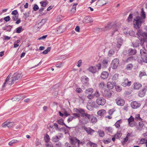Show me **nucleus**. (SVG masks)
<instances>
[{
    "mask_svg": "<svg viewBox=\"0 0 147 147\" xmlns=\"http://www.w3.org/2000/svg\"><path fill=\"white\" fill-rule=\"evenodd\" d=\"M131 82L128 81L127 79L123 80L121 83L122 85L124 87L129 86L130 85Z\"/></svg>",
    "mask_w": 147,
    "mask_h": 147,
    "instance_id": "nucleus-16",
    "label": "nucleus"
},
{
    "mask_svg": "<svg viewBox=\"0 0 147 147\" xmlns=\"http://www.w3.org/2000/svg\"><path fill=\"white\" fill-rule=\"evenodd\" d=\"M104 96L107 98H109L110 97V89H106L104 90Z\"/></svg>",
    "mask_w": 147,
    "mask_h": 147,
    "instance_id": "nucleus-14",
    "label": "nucleus"
},
{
    "mask_svg": "<svg viewBox=\"0 0 147 147\" xmlns=\"http://www.w3.org/2000/svg\"><path fill=\"white\" fill-rule=\"evenodd\" d=\"M44 139L46 142L47 143L49 142L50 140V138L49 136L47 134H46L45 136L44 137Z\"/></svg>",
    "mask_w": 147,
    "mask_h": 147,
    "instance_id": "nucleus-42",
    "label": "nucleus"
},
{
    "mask_svg": "<svg viewBox=\"0 0 147 147\" xmlns=\"http://www.w3.org/2000/svg\"><path fill=\"white\" fill-rule=\"evenodd\" d=\"M144 125L143 121H141L139 123V126L137 127V129L138 130H141Z\"/></svg>",
    "mask_w": 147,
    "mask_h": 147,
    "instance_id": "nucleus-22",
    "label": "nucleus"
},
{
    "mask_svg": "<svg viewBox=\"0 0 147 147\" xmlns=\"http://www.w3.org/2000/svg\"><path fill=\"white\" fill-rule=\"evenodd\" d=\"M22 29V27L21 26H19L16 29V32L17 33H20Z\"/></svg>",
    "mask_w": 147,
    "mask_h": 147,
    "instance_id": "nucleus-50",
    "label": "nucleus"
},
{
    "mask_svg": "<svg viewBox=\"0 0 147 147\" xmlns=\"http://www.w3.org/2000/svg\"><path fill=\"white\" fill-rule=\"evenodd\" d=\"M18 13V12L16 10H14L11 12V14L13 15H17Z\"/></svg>",
    "mask_w": 147,
    "mask_h": 147,
    "instance_id": "nucleus-61",
    "label": "nucleus"
},
{
    "mask_svg": "<svg viewBox=\"0 0 147 147\" xmlns=\"http://www.w3.org/2000/svg\"><path fill=\"white\" fill-rule=\"evenodd\" d=\"M109 74L107 71H103L102 73L101 77L103 79H106L109 76Z\"/></svg>",
    "mask_w": 147,
    "mask_h": 147,
    "instance_id": "nucleus-18",
    "label": "nucleus"
},
{
    "mask_svg": "<svg viewBox=\"0 0 147 147\" xmlns=\"http://www.w3.org/2000/svg\"><path fill=\"white\" fill-rule=\"evenodd\" d=\"M106 113V111L104 109H101L98 111L97 113V114L99 116H102Z\"/></svg>",
    "mask_w": 147,
    "mask_h": 147,
    "instance_id": "nucleus-23",
    "label": "nucleus"
},
{
    "mask_svg": "<svg viewBox=\"0 0 147 147\" xmlns=\"http://www.w3.org/2000/svg\"><path fill=\"white\" fill-rule=\"evenodd\" d=\"M140 53L141 56L147 55V51L144 48H143L140 50Z\"/></svg>",
    "mask_w": 147,
    "mask_h": 147,
    "instance_id": "nucleus-30",
    "label": "nucleus"
},
{
    "mask_svg": "<svg viewBox=\"0 0 147 147\" xmlns=\"http://www.w3.org/2000/svg\"><path fill=\"white\" fill-rule=\"evenodd\" d=\"M77 138L76 137H72L70 139V143L72 144H75L76 143Z\"/></svg>",
    "mask_w": 147,
    "mask_h": 147,
    "instance_id": "nucleus-27",
    "label": "nucleus"
},
{
    "mask_svg": "<svg viewBox=\"0 0 147 147\" xmlns=\"http://www.w3.org/2000/svg\"><path fill=\"white\" fill-rule=\"evenodd\" d=\"M142 86V85L140 83H136L134 84V88L135 89H138Z\"/></svg>",
    "mask_w": 147,
    "mask_h": 147,
    "instance_id": "nucleus-25",
    "label": "nucleus"
},
{
    "mask_svg": "<svg viewBox=\"0 0 147 147\" xmlns=\"http://www.w3.org/2000/svg\"><path fill=\"white\" fill-rule=\"evenodd\" d=\"M88 78L85 76H83L81 77V80L84 83L86 84L89 81Z\"/></svg>",
    "mask_w": 147,
    "mask_h": 147,
    "instance_id": "nucleus-19",
    "label": "nucleus"
},
{
    "mask_svg": "<svg viewBox=\"0 0 147 147\" xmlns=\"http://www.w3.org/2000/svg\"><path fill=\"white\" fill-rule=\"evenodd\" d=\"M84 128L87 133L90 135H92V133L94 132V131L90 127H84Z\"/></svg>",
    "mask_w": 147,
    "mask_h": 147,
    "instance_id": "nucleus-15",
    "label": "nucleus"
},
{
    "mask_svg": "<svg viewBox=\"0 0 147 147\" xmlns=\"http://www.w3.org/2000/svg\"><path fill=\"white\" fill-rule=\"evenodd\" d=\"M135 119L136 120L138 121H141L142 120V118L140 117V115L139 114H136L135 117Z\"/></svg>",
    "mask_w": 147,
    "mask_h": 147,
    "instance_id": "nucleus-45",
    "label": "nucleus"
},
{
    "mask_svg": "<svg viewBox=\"0 0 147 147\" xmlns=\"http://www.w3.org/2000/svg\"><path fill=\"white\" fill-rule=\"evenodd\" d=\"M140 104L136 101L132 102L131 103V107L134 109H137L140 106Z\"/></svg>",
    "mask_w": 147,
    "mask_h": 147,
    "instance_id": "nucleus-9",
    "label": "nucleus"
},
{
    "mask_svg": "<svg viewBox=\"0 0 147 147\" xmlns=\"http://www.w3.org/2000/svg\"><path fill=\"white\" fill-rule=\"evenodd\" d=\"M102 64L104 67H107L108 65V61L107 59H104L102 61Z\"/></svg>",
    "mask_w": 147,
    "mask_h": 147,
    "instance_id": "nucleus-37",
    "label": "nucleus"
},
{
    "mask_svg": "<svg viewBox=\"0 0 147 147\" xmlns=\"http://www.w3.org/2000/svg\"><path fill=\"white\" fill-rule=\"evenodd\" d=\"M47 20L46 19H42L41 22L39 23V24L41 26H43Z\"/></svg>",
    "mask_w": 147,
    "mask_h": 147,
    "instance_id": "nucleus-47",
    "label": "nucleus"
},
{
    "mask_svg": "<svg viewBox=\"0 0 147 147\" xmlns=\"http://www.w3.org/2000/svg\"><path fill=\"white\" fill-rule=\"evenodd\" d=\"M122 136V133L120 132H118L115 134L114 136L116 138L118 139L120 138Z\"/></svg>",
    "mask_w": 147,
    "mask_h": 147,
    "instance_id": "nucleus-43",
    "label": "nucleus"
},
{
    "mask_svg": "<svg viewBox=\"0 0 147 147\" xmlns=\"http://www.w3.org/2000/svg\"><path fill=\"white\" fill-rule=\"evenodd\" d=\"M135 60V58L133 57H131L128 58L126 61L127 62H132L133 61H134Z\"/></svg>",
    "mask_w": 147,
    "mask_h": 147,
    "instance_id": "nucleus-46",
    "label": "nucleus"
},
{
    "mask_svg": "<svg viewBox=\"0 0 147 147\" xmlns=\"http://www.w3.org/2000/svg\"><path fill=\"white\" fill-rule=\"evenodd\" d=\"M78 5V3H74L71 8L70 9V11L72 12V13H74L76 11V6Z\"/></svg>",
    "mask_w": 147,
    "mask_h": 147,
    "instance_id": "nucleus-36",
    "label": "nucleus"
},
{
    "mask_svg": "<svg viewBox=\"0 0 147 147\" xmlns=\"http://www.w3.org/2000/svg\"><path fill=\"white\" fill-rule=\"evenodd\" d=\"M141 19H145L146 18V15L144 9H142L141 10Z\"/></svg>",
    "mask_w": 147,
    "mask_h": 147,
    "instance_id": "nucleus-39",
    "label": "nucleus"
},
{
    "mask_svg": "<svg viewBox=\"0 0 147 147\" xmlns=\"http://www.w3.org/2000/svg\"><path fill=\"white\" fill-rule=\"evenodd\" d=\"M51 140L54 142H56L59 141V139L58 136H56L53 137L51 138Z\"/></svg>",
    "mask_w": 147,
    "mask_h": 147,
    "instance_id": "nucleus-41",
    "label": "nucleus"
},
{
    "mask_svg": "<svg viewBox=\"0 0 147 147\" xmlns=\"http://www.w3.org/2000/svg\"><path fill=\"white\" fill-rule=\"evenodd\" d=\"M58 123L61 125H64L67 128H69V127L67 126L63 122V120L62 118L60 119L57 120Z\"/></svg>",
    "mask_w": 147,
    "mask_h": 147,
    "instance_id": "nucleus-21",
    "label": "nucleus"
},
{
    "mask_svg": "<svg viewBox=\"0 0 147 147\" xmlns=\"http://www.w3.org/2000/svg\"><path fill=\"white\" fill-rule=\"evenodd\" d=\"M94 92V90L92 88H89L86 90L85 93L87 94H92Z\"/></svg>",
    "mask_w": 147,
    "mask_h": 147,
    "instance_id": "nucleus-31",
    "label": "nucleus"
},
{
    "mask_svg": "<svg viewBox=\"0 0 147 147\" xmlns=\"http://www.w3.org/2000/svg\"><path fill=\"white\" fill-rule=\"evenodd\" d=\"M133 67V65L131 64H129L127 65L126 69L127 70H130L132 69Z\"/></svg>",
    "mask_w": 147,
    "mask_h": 147,
    "instance_id": "nucleus-48",
    "label": "nucleus"
},
{
    "mask_svg": "<svg viewBox=\"0 0 147 147\" xmlns=\"http://www.w3.org/2000/svg\"><path fill=\"white\" fill-rule=\"evenodd\" d=\"M22 76V75L21 73H17L15 74L14 76L12 77L13 81H14L15 82H16L18 80L20 79Z\"/></svg>",
    "mask_w": 147,
    "mask_h": 147,
    "instance_id": "nucleus-10",
    "label": "nucleus"
},
{
    "mask_svg": "<svg viewBox=\"0 0 147 147\" xmlns=\"http://www.w3.org/2000/svg\"><path fill=\"white\" fill-rule=\"evenodd\" d=\"M89 145L90 146V147H97V145L96 144L92 142L91 141L89 142H88L87 145Z\"/></svg>",
    "mask_w": 147,
    "mask_h": 147,
    "instance_id": "nucleus-34",
    "label": "nucleus"
},
{
    "mask_svg": "<svg viewBox=\"0 0 147 147\" xmlns=\"http://www.w3.org/2000/svg\"><path fill=\"white\" fill-rule=\"evenodd\" d=\"M85 118L86 119L88 118L89 121L92 123H95L97 121V118L92 115H89L87 114Z\"/></svg>",
    "mask_w": 147,
    "mask_h": 147,
    "instance_id": "nucleus-4",
    "label": "nucleus"
},
{
    "mask_svg": "<svg viewBox=\"0 0 147 147\" xmlns=\"http://www.w3.org/2000/svg\"><path fill=\"white\" fill-rule=\"evenodd\" d=\"M73 116H70L67 119V121L68 123L71 121L73 119H76L77 117H79L78 113H74L72 114Z\"/></svg>",
    "mask_w": 147,
    "mask_h": 147,
    "instance_id": "nucleus-13",
    "label": "nucleus"
},
{
    "mask_svg": "<svg viewBox=\"0 0 147 147\" xmlns=\"http://www.w3.org/2000/svg\"><path fill=\"white\" fill-rule=\"evenodd\" d=\"M146 91V89H143L142 90L140 91L139 93V96L140 97H142L144 96Z\"/></svg>",
    "mask_w": 147,
    "mask_h": 147,
    "instance_id": "nucleus-20",
    "label": "nucleus"
},
{
    "mask_svg": "<svg viewBox=\"0 0 147 147\" xmlns=\"http://www.w3.org/2000/svg\"><path fill=\"white\" fill-rule=\"evenodd\" d=\"M115 88L116 90L118 92H120L121 90V88L118 86H115Z\"/></svg>",
    "mask_w": 147,
    "mask_h": 147,
    "instance_id": "nucleus-55",
    "label": "nucleus"
},
{
    "mask_svg": "<svg viewBox=\"0 0 147 147\" xmlns=\"http://www.w3.org/2000/svg\"><path fill=\"white\" fill-rule=\"evenodd\" d=\"M130 136V134L129 133H128L127 135H126V137H125V138L124 139H123V143H126V142H127V141L128 140V139H129V137Z\"/></svg>",
    "mask_w": 147,
    "mask_h": 147,
    "instance_id": "nucleus-40",
    "label": "nucleus"
},
{
    "mask_svg": "<svg viewBox=\"0 0 147 147\" xmlns=\"http://www.w3.org/2000/svg\"><path fill=\"white\" fill-rule=\"evenodd\" d=\"M118 76V74H115L113 76L112 78V79L113 80H116L117 79Z\"/></svg>",
    "mask_w": 147,
    "mask_h": 147,
    "instance_id": "nucleus-57",
    "label": "nucleus"
},
{
    "mask_svg": "<svg viewBox=\"0 0 147 147\" xmlns=\"http://www.w3.org/2000/svg\"><path fill=\"white\" fill-rule=\"evenodd\" d=\"M122 122V120L121 119H120L118 120L115 123V127L117 128H119L120 127V125Z\"/></svg>",
    "mask_w": 147,
    "mask_h": 147,
    "instance_id": "nucleus-29",
    "label": "nucleus"
},
{
    "mask_svg": "<svg viewBox=\"0 0 147 147\" xmlns=\"http://www.w3.org/2000/svg\"><path fill=\"white\" fill-rule=\"evenodd\" d=\"M137 59L140 63H142L143 62L146 63H147V55L141 56L138 58Z\"/></svg>",
    "mask_w": 147,
    "mask_h": 147,
    "instance_id": "nucleus-5",
    "label": "nucleus"
},
{
    "mask_svg": "<svg viewBox=\"0 0 147 147\" xmlns=\"http://www.w3.org/2000/svg\"><path fill=\"white\" fill-rule=\"evenodd\" d=\"M51 49V47H48L47 49L43 51L42 52V53L44 54H46L48 53L50 51Z\"/></svg>",
    "mask_w": 147,
    "mask_h": 147,
    "instance_id": "nucleus-49",
    "label": "nucleus"
},
{
    "mask_svg": "<svg viewBox=\"0 0 147 147\" xmlns=\"http://www.w3.org/2000/svg\"><path fill=\"white\" fill-rule=\"evenodd\" d=\"M94 95V96H95L96 97H98L100 96V94L99 93V91L98 90H96L94 93V94H93Z\"/></svg>",
    "mask_w": 147,
    "mask_h": 147,
    "instance_id": "nucleus-51",
    "label": "nucleus"
},
{
    "mask_svg": "<svg viewBox=\"0 0 147 147\" xmlns=\"http://www.w3.org/2000/svg\"><path fill=\"white\" fill-rule=\"evenodd\" d=\"M19 142V141L16 140H11V141L9 142V143L8 144L10 146H11L13 144H15V143H18Z\"/></svg>",
    "mask_w": 147,
    "mask_h": 147,
    "instance_id": "nucleus-33",
    "label": "nucleus"
},
{
    "mask_svg": "<svg viewBox=\"0 0 147 147\" xmlns=\"http://www.w3.org/2000/svg\"><path fill=\"white\" fill-rule=\"evenodd\" d=\"M98 133L99 136L100 137H103L105 135V133L103 131L100 130L99 129L98 131Z\"/></svg>",
    "mask_w": 147,
    "mask_h": 147,
    "instance_id": "nucleus-38",
    "label": "nucleus"
},
{
    "mask_svg": "<svg viewBox=\"0 0 147 147\" xmlns=\"http://www.w3.org/2000/svg\"><path fill=\"white\" fill-rule=\"evenodd\" d=\"M13 125V123L12 122H8L7 123V124H6L7 127H10L11 126H12Z\"/></svg>",
    "mask_w": 147,
    "mask_h": 147,
    "instance_id": "nucleus-63",
    "label": "nucleus"
},
{
    "mask_svg": "<svg viewBox=\"0 0 147 147\" xmlns=\"http://www.w3.org/2000/svg\"><path fill=\"white\" fill-rule=\"evenodd\" d=\"M97 3L98 5L100 6H102L106 4L104 0H99L97 1Z\"/></svg>",
    "mask_w": 147,
    "mask_h": 147,
    "instance_id": "nucleus-28",
    "label": "nucleus"
},
{
    "mask_svg": "<svg viewBox=\"0 0 147 147\" xmlns=\"http://www.w3.org/2000/svg\"><path fill=\"white\" fill-rule=\"evenodd\" d=\"M110 24L109 23L108 24L106 25L105 27L103 28H97L96 30L100 32L102 31H105L107 30H109L110 29Z\"/></svg>",
    "mask_w": 147,
    "mask_h": 147,
    "instance_id": "nucleus-11",
    "label": "nucleus"
},
{
    "mask_svg": "<svg viewBox=\"0 0 147 147\" xmlns=\"http://www.w3.org/2000/svg\"><path fill=\"white\" fill-rule=\"evenodd\" d=\"M91 18L89 16L86 17L83 21V22L84 23H88L89 22H92V21H91L90 20Z\"/></svg>",
    "mask_w": 147,
    "mask_h": 147,
    "instance_id": "nucleus-24",
    "label": "nucleus"
},
{
    "mask_svg": "<svg viewBox=\"0 0 147 147\" xmlns=\"http://www.w3.org/2000/svg\"><path fill=\"white\" fill-rule=\"evenodd\" d=\"M128 53L129 55H134L136 53V51L134 49H130L129 50Z\"/></svg>",
    "mask_w": 147,
    "mask_h": 147,
    "instance_id": "nucleus-35",
    "label": "nucleus"
},
{
    "mask_svg": "<svg viewBox=\"0 0 147 147\" xmlns=\"http://www.w3.org/2000/svg\"><path fill=\"white\" fill-rule=\"evenodd\" d=\"M134 120V117L132 116H130V117L128 119V121L129 125L131 127L134 126L135 125V123H132Z\"/></svg>",
    "mask_w": 147,
    "mask_h": 147,
    "instance_id": "nucleus-12",
    "label": "nucleus"
},
{
    "mask_svg": "<svg viewBox=\"0 0 147 147\" xmlns=\"http://www.w3.org/2000/svg\"><path fill=\"white\" fill-rule=\"evenodd\" d=\"M146 73H145V72L144 71H140V72L139 77H140L141 78V77H142L143 76H146Z\"/></svg>",
    "mask_w": 147,
    "mask_h": 147,
    "instance_id": "nucleus-52",
    "label": "nucleus"
},
{
    "mask_svg": "<svg viewBox=\"0 0 147 147\" xmlns=\"http://www.w3.org/2000/svg\"><path fill=\"white\" fill-rule=\"evenodd\" d=\"M144 22L142 21L141 18L139 16L136 17L134 18L133 24L135 28L138 29L141 26V24Z\"/></svg>",
    "mask_w": 147,
    "mask_h": 147,
    "instance_id": "nucleus-1",
    "label": "nucleus"
},
{
    "mask_svg": "<svg viewBox=\"0 0 147 147\" xmlns=\"http://www.w3.org/2000/svg\"><path fill=\"white\" fill-rule=\"evenodd\" d=\"M40 3L41 5L42 6L45 7L46 6L47 3V1H43L40 2Z\"/></svg>",
    "mask_w": 147,
    "mask_h": 147,
    "instance_id": "nucleus-44",
    "label": "nucleus"
},
{
    "mask_svg": "<svg viewBox=\"0 0 147 147\" xmlns=\"http://www.w3.org/2000/svg\"><path fill=\"white\" fill-rule=\"evenodd\" d=\"M119 60L117 59H115L113 60L111 63V67L113 69H116L119 64Z\"/></svg>",
    "mask_w": 147,
    "mask_h": 147,
    "instance_id": "nucleus-7",
    "label": "nucleus"
},
{
    "mask_svg": "<svg viewBox=\"0 0 147 147\" xmlns=\"http://www.w3.org/2000/svg\"><path fill=\"white\" fill-rule=\"evenodd\" d=\"M10 19V18L9 16L5 17L4 18V20L6 22L9 21Z\"/></svg>",
    "mask_w": 147,
    "mask_h": 147,
    "instance_id": "nucleus-58",
    "label": "nucleus"
},
{
    "mask_svg": "<svg viewBox=\"0 0 147 147\" xmlns=\"http://www.w3.org/2000/svg\"><path fill=\"white\" fill-rule=\"evenodd\" d=\"M12 27L10 25L5 26L3 28V30H5L7 32H10Z\"/></svg>",
    "mask_w": 147,
    "mask_h": 147,
    "instance_id": "nucleus-26",
    "label": "nucleus"
},
{
    "mask_svg": "<svg viewBox=\"0 0 147 147\" xmlns=\"http://www.w3.org/2000/svg\"><path fill=\"white\" fill-rule=\"evenodd\" d=\"M96 101L99 105L103 106L105 103L106 100L103 97H99L96 99Z\"/></svg>",
    "mask_w": 147,
    "mask_h": 147,
    "instance_id": "nucleus-6",
    "label": "nucleus"
},
{
    "mask_svg": "<svg viewBox=\"0 0 147 147\" xmlns=\"http://www.w3.org/2000/svg\"><path fill=\"white\" fill-rule=\"evenodd\" d=\"M146 140L144 138H142L141 139L140 141V144H143L145 143Z\"/></svg>",
    "mask_w": 147,
    "mask_h": 147,
    "instance_id": "nucleus-54",
    "label": "nucleus"
},
{
    "mask_svg": "<svg viewBox=\"0 0 147 147\" xmlns=\"http://www.w3.org/2000/svg\"><path fill=\"white\" fill-rule=\"evenodd\" d=\"M115 101L117 104L119 106H123L125 103V101L121 98H118L116 99Z\"/></svg>",
    "mask_w": 147,
    "mask_h": 147,
    "instance_id": "nucleus-8",
    "label": "nucleus"
},
{
    "mask_svg": "<svg viewBox=\"0 0 147 147\" xmlns=\"http://www.w3.org/2000/svg\"><path fill=\"white\" fill-rule=\"evenodd\" d=\"M88 70L90 72L93 74L96 73L97 70V69L95 66H90Z\"/></svg>",
    "mask_w": 147,
    "mask_h": 147,
    "instance_id": "nucleus-17",
    "label": "nucleus"
},
{
    "mask_svg": "<svg viewBox=\"0 0 147 147\" xmlns=\"http://www.w3.org/2000/svg\"><path fill=\"white\" fill-rule=\"evenodd\" d=\"M46 147H53V145L51 143H47L45 144Z\"/></svg>",
    "mask_w": 147,
    "mask_h": 147,
    "instance_id": "nucleus-64",
    "label": "nucleus"
},
{
    "mask_svg": "<svg viewBox=\"0 0 147 147\" xmlns=\"http://www.w3.org/2000/svg\"><path fill=\"white\" fill-rule=\"evenodd\" d=\"M63 65V63H60L56 65V67L58 68H60L62 67Z\"/></svg>",
    "mask_w": 147,
    "mask_h": 147,
    "instance_id": "nucleus-60",
    "label": "nucleus"
},
{
    "mask_svg": "<svg viewBox=\"0 0 147 147\" xmlns=\"http://www.w3.org/2000/svg\"><path fill=\"white\" fill-rule=\"evenodd\" d=\"M105 87V84L103 82L100 83L98 85V87L100 89L104 90Z\"/></svg>",
    "mask_w": 147,
    "mask_h": 147,
    "instance_id": "nucleus-32",
    "label": "nucleus"
},
{
    "mask_svg": "<svg viewBox=\"0 0 147 147\" xmlns=\"http://www.w3.org/2000/svg\"><path fill=\"white\" fill-rule=\"evenodd\" d=\"M94 95L92 94H90L87 96V97L89 99H92L94 98Z\"/></svg>",
    "mask_w": 147,
    "mask_h": 147,
    "instance_id": "nucleus-53",
    "label": "nucleus"
},
{
    "mask_svg": "<svg viewBox=\"0 0 147 147\" xmlns=\"http://www.w3.org/2000/svg\"><path fill=\"white\" fill-rule=\"evenodd\" d=\"M39 9V7L36 4L33 7V10L35 11H36L38 10Z\"/></svg>",
    "mask_w": 147,
    "mask_h": 147,
    "instance_id": "nucleus-59",
    "label": "nucleus"
},
{
    "mask_svg": "<svg viewBox=\"0 0 147 147\" xmlns=\"http://www.w3.org/2000/svg\"><path fill=\"white\" fill-rule=\"evenodd\" d=\"M76 91L77 93H80L82 91V89L80 88H78L76 89Z\"/></svg>",
    "mask_w": 147,
    "mask_h": 147,
    "instance_id": "nucleus-62",
    "label": "nucleus"
},
{
    "mask_svg": "<svg viewBox=\"0 0 147 147\" xmlns=\"http://www.w3.org/2000/svg\"><path fill=\"white\" fill-rule=\"evenodd\" d=\"M13 20L14 21L17 20L18 18V16L17 15H13L12 17Z\"/></svg>",
    "mask_w": 147,
    "mask_h": 147,
    "instance_id": "nucleus-56",
    "label": "nucleus"
},
{
    "mask_svg": "<svg viewBox=\"0 0 147 147\" xmlns=\"http://www.w3.org/2000/svg\"><path fill=\"white\" fill-rule=\"evenodd\" d=\"M74 112L78 113V114L81 115V117H82L85 118L87 114V113H85L84 110L82 109H78L74 108Z\"/></svg>",
    "mask_w": 147,
    "mask_h": 147,
    "instance_id": "nucleus-3",
    "label": "nucleus"
},
{
    "mask_svg": "<svg viewBox=\"0 0 147 147\" xmlns=\"http://www.w3.org/2000/svg\"><path fill=\"white\" fill-rule=\"evenodd\" d=\"M10 76L9 75L7 77V78L5 80L3 85L2 86V87L3 88H4L5 86H7V84H13L15 83V82L14 81H13L12 80L13 79L12 77L10 78Z\"/></svg>",
    "mask_w": 147,
    "mask_h": 147,
    "instance_id": "nucleus-2",
    "label": "nucleus"
}]
</instances>
